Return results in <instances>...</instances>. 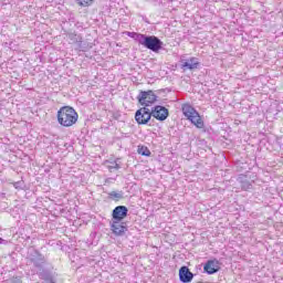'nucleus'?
I'll return each mask as SVG.
<instances>
[{
    "label": "nucleus",
    "instance_id": "9b49d317",
    "mask_svg": "<svg viewBox=\"0 0 283 283\" xmlns=\"http://www.w3.org/2000/svg\"><path fill=\"white\" fill-rule=\"evenodd\" d=\"M196 274L189 270V266L182 265L179 269V281L182 283H191Z\"/></svg>",
    "mask_w": 283,
    "mask_h": 283
},
{
    "label": "nucleus",
    "instance_id": "4be33fe9",
    "mask_svg": "<svg viewBox=\"0 0 283 283\" xmlns=\"http://www.w3.org/2000/svg\"><path fill=\"white\" fill-rule=\"evenodd\" d=\"M163 92H169V88H161V90L157 91V94H160Z\"/></svg>",
    "mask_w": 283,
    "mask_h": 283
},
{
    "label": "nucleus",
    "instance_id": "5701e85b",
    "mask_svg": "<svg viewBox=\"0 0 283 283\" xmlns=\"http://www.w3.org/2000/svg\"><path fill=\"white\" fill-rule=\"evenodd\" d=\"M6 240L3 238L0 237V244H6Z\"/></svg>",
    "mask_w": 283,
    "mask_h": 283
},
{
    "label": "nucleus",
    "instance_id": "1a4fd4ad",
    "mask_svg": "<svg viewBox=\"0 0 283 283\" xmlns=\"http://www.w3.org/2000/svg\"><path fill=\"white\" fill-rule=\"evenodd\" d=\"M180 70L182 72H187L189 70L190 72H193V70H200V61H198V57H189L188 60H180Z\"/></svg>",
    "mask_w": 283,
    "mask_h": 283
},
{
    "label": "nucleus",
    "instance_id": "412c9836",
    "mask_svg": "<svg viewBox=\"0 0 283 283\" xmlns=\"http://www.w3.org/2000/svg\"><path fill=\"white\" fill-rule=\"evenodd\" d=\"M12 185H13L14 189H23L24 182H23V180H20V181L13 182Z\"/></svg>",
    "mask_w": 283,
    "mask_h": 283
},
{
    "label": "nucleus",
    "instance_id": "39448f33",
    "mask_svg": "<svg viewBox=\"0 0 283 283\" xmlns=\"http://www.w3.org/2000/svg\"><path fill=\"white\" fill-rule=\"evenodd\" d=\"M150 114L154 118H156V120L164 123V120H167V118H169V108L163 105H155L154 107H151Z\"/></svg>",
    "mask_w": 283,
    "mask_h": 283
},
{
    "label": "nucleus",
    "instance_id": "aec40b11",
    "mask_svg": "<svg viewBox=\"0 0 283 283\" xmlns=\"http://www.w3.org/2000/svg\"><path fill=\"white\" fill-rule=\"evenodd\" d=\"M77 6H81V8H90L94 3V0H75Z\"/></svg>",
    "mask_w": 283,
    "mask_h": 283
},
{
    "label": "nucleus",
    "instance_id": "6ab92c4d",
    "mask_svg": "<svg viewBox=\"0 0 283 283\" xmlns=\"http://www.w3.org/2000/svg\"><path fill=\"white\" fill-rule=\"evenodd\" d=\"M119 160L120 159L117 158L114 161H111V166H107L108 171L112 172V171H114V169H116V170L120 169V164H118Z\"/></svg>",
    "mask_w": 283,
    "mask_h": 283
},
{
    "label": "nucleus",
    "instance_id": "423d86ee",
    "mask_svg": "<svg viewBox=\"0 0 283 283\" xmlns=\"http://www.w3.org/2000/svg\"><path fill=\"white\" fill-rule=\"evenodd\" d=\"M29 260L35 269H43V266H45V255L41 254L39 250H32L29 253Z\"/></svg>",
    "mask_w": 283,
    "mask_h": 283
},
{
    "label": "nucleus",
    "instance_id": "f3484780",
    "mask_svg": "<svg viewBox=\"0 0 283 283\" xmlns=\"http://www.w3.org/2000/svg\"><path fill=\"white\" fill-rule=\"evenodd\" d=\"M109 200H114L115 202H118L119 200H123L125 198V192L123 190L119 191H111L108 192Z\"/></svg>",
    "mask_w": 283,
    "mask_h": 283
},
{
    "label": "nucleus",
    "instance_id": "f257e3e1",
    "mask_svg": "<svg viewBox=\"0 0 283 283\" xmlns=\"http://www.w3.org/2000/svg\"><path fill=\"white\" fill-rule=\"evenodd\" d=\"M126 36H129L146 50H150V52H155L158 54L160 50H163L164 42L160 41V38L156 35H147L138 32L126 31Z\"/></svg>",
    "mask_w": 283,
    "mask_h": 283
},
{
    "label": "nucleus",
    "instance_id": "f03ea898",
    "mask_svg": "<svg viewBox=\"0 0 283 283\" xmlns=\"http://www.w3.org/2000/svg\"><path fill=\"white\" fill-rule=\"evenodd\" d=\"M57 123L62 127H72L78 123V113L72 106H62L57 111Z\"/></svg>",
    "mask_w": 283,
    "mask_h": 283
},
{
    "label": "nucleus",
    "instance_id": "9d476101",
    "mask_svg": "<svg viewBox=\"0 0 283 283\" xmlns=\"http://www.w3.org/2000/svg\"><path fill=\"white\" fill-rule=\"evenodd\" d=\"M203 271L208 275H214V273L220 271V261L218 259L208 260L203 265Z\"/></svg>",
    "mask_w": 283,
    "mask_h": 283
},
{
    "label": "nucleus",
    "instance_id": "b1692460",
    "mask_svg": "<svg viewBox=\"0 0 283 283\" xmlns=\"http://www.w3.org/2000/svg\"><path fill=\"white\" fill-rule=\"evenodd\" d=\"M72 36H76V34L71 33V34L69 35L70 39H72Z\"/></svg>",
    "mask_w": 283,
    "mask_h": 283
},
{
    "label": "nucleus",
    "instance_id": "a211bd4d",
    "mask_svg": "<svg viewBox=\"0 0 283 283\" xmlns=\"http://www.w3.org/2000/svg\"><path fill=\"white\" fill-rule=\"evenodd\" d=\"M137 154H139V156L149 157L151 156V150H149L147 146H138Z\"/></svg>",
    "mask_w": 283,
    "mask_h": 283
},
{
    "label": "nucleus",
    "instance_id": "7ed1b4c3",
    "mask_svg": "<svg viewBox=\"0 0 283 283\" xmlns=\"http://www.w3.org/2000/svg\"><path fill=\"white\" fill-rule=\"evenodd\" d=\"M137 101L139 104H142L144 107H150V105H154L158 101V95L154 93V91H140Z\"/></svg>",
    "mask_w": 283,
    "mask_h": 283
},
{
    "label": "nucleus",
    "instance_id": "4468645a",
    "mask_svg": "<svg viewBox=\"0 0 283 283\" xmlns=\"http://www.w3.org/2000/svg\"><path fill=\"white\" fill-rule=\"evenodd\" d=\"M237 180L242 191H251V189H253V184L249 180V177H247V175H239Z\"/></svg>",
    "mask_w": 283,
    "mask_h": 283
},
{
    "label": "nucleus",
    "instance_id": "20e7f679",
    "mask_svg": "<svg viewBox=\"0 0 283 283\" xmlns=\"http://www.w3.org/2000/svg\"><path fill=\"white\" fill-rule=\"evenodd\" d=\"M151 109L144 106L136 111L135 120L137 125H149V120H151Z\"/></svg>",
    "mask_w": 283,
    "mask_h": 283
},
{
    "label": "nucleus",
    "instance_id": "6e6552de",
    "mask_svg": "<svg viewBox=\"0 0 283 283\" xmlns=\"http://www.w3.org/2000/svg\"><path fill=\"white\" fill-rule=\"evenodd\" d=\"M129 216V208L126 206H117L112 211V220L123 222Z\"/></svg>",
    "mask_w": 283,
    "mask_h": 283
},
{
    "label": "nucleus",
    "instance_id": "2eb2a0df",
    "mask_svg": "<svg viewBox=\"0 0 283 283\" xmlns=\"http://www.w3.org/2000/svg\"><path fill=\"white\" fill-rule=\"evenodd\" d=\"M39 277L40 280H44L46 283H56V279L54 277V274L50 272V270L40 269Z\"/></svg>",
    "mask_w": 283,
    "mask_h": 283
},
{
    "label": "nucleus",
    "instance_id": "ddd939ff",
    "mask_svg": "<svg viewBox=\"0 0 283 283\" xmlns=\"http://www.w3.org/2000/svg\"><path fill=\"white\" fill-rule=\"evenodd\" d=\"M181 112L187 120H193V116H198V111L191 104H182Z\"/></svg>",
    "mask_w": 283,
    "mask_h": 283
},
{
    "label": "nucleus",
    "instance_id": "0eeeda50",
    "mask_svg": "<svg viewBox=\"0 0 283 283\" xmlns=\"http://www.w3.org/2000/svg\"><path fill=\"white\" fill-rule=\"evenodd\" d=\"M111 231L113 235H116L117 238H122L125 235L128 231L127 223L123 221H111Z\"/></svg>",
    "mask_w": 283,
    "mask_h": 283
},
{
    "label": "nucleus",
    "instance_id": "dca6fc26",
    "mask_svg": "<svg viewBox=\"0 0 283 283\" xmlns=\"http://www.w3.org/2000/svg\"><path fill=\"white\" fill-rule=\"evenodd\" d=\"M190 123L195 125L197 129H202L203 133H207V128H205V120H202L200 113H197V115L192 117V120H190Z\"/></svg>",
    "mask_w": 283,
    "mask_h": 283
},
{
    "label": "nucleus",
    "instance_id": "f8f14e48",
    "mask_svg": "<svg viewBox=\"0 0 283 283\" xmlns=\"http://www.w3.org/2000/svg\"><path fill=\"white\" fill-rule=\"evenodd\" d=\"M181 112L187 120H193V116H198V111L191 104H182Z\"/></svg>",
    "mask_w": 283,
    "mask_h": 283
}]
</instances>
